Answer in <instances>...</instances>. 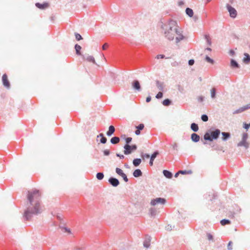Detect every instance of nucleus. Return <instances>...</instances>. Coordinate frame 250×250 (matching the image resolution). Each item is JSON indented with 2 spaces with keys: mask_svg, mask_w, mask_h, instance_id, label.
I'll return each mask as SVG.
<instances>
[{
  "mask_svg": "<svg viewBox=\"0 0 250 250\" xmlns=\"http://www.w3.org/2000/svg\"><path fill=\"white\" fill-rule=\"evenodd\" d=\"M41 212V194L39 190L35 189L32 191H28L26 208L23 215L24 219L29 221L33 215Z\"/></svg>",
  "mask_w": 250,
  "mask_h": 250,
  "instance_id": "f257e3e1",
  "label": "nucleus"
},
{
  "mask_svg": "<svg viewBox=\"0 0 250 250\" xmlns=\"http://www.w3.org/2000/svg\"><path fill=\"white\" fill-rule=\"evenodd\" d=\"M161 28L163 29L165 37L169 41H172L176 34L175 42L176 43H178L184 39L185 37L182 34V31L178 26L176 21L169 20L164 23L162 21H161Z\"/></svg>",
  "mask_w": 250,
  "mask_h": 250,
  "instance_id": "f03ea898",
  "label": "nucleus"
},
{
  "mask_svg": "<svg viewBox=\"0 0 250 250\" xmlns=\"http://www.w3.org/2000/svg\"><path fill=\"white\" fill-rule=\"evenodd\" d=\"M125 150L124 151L125 155H128L131 153L132 151L136 150L137 148L136 145H132L130 146L129 145H125L124 146Z\"/></svg>",
  "mask_w": 250,
  "mask_h": 250,
  "instance_id": "7ed1b4c3",
  "label": "nucleus"
},
{
  "mask_svg": "<svg viewBox=\"0 0 250 250\" xmlns=\"http://www.w3.org/2000/svg\"><path fill=\"white\" fill-rule=\"evenodd\" d=\"M226 8L229 13V16L232 19H235L237 15L236 10L228 3L226 5Z\"/></svg>",
  "mask_w": 250,
  "mask_h": 250,
  "instance_id": "20e7f679",
  "label": "nucleus"
},
{
  "mask_svg": "<svg viewBox=\"0 0 250 250\" xmlns=\"http://www.w3.org/2000/svg\"><path fill=\"white\" fill-rule=\"evenodd\" d=\"M166 200L164 198H156V199H154L151 200L150 204L152 206H155L158 204H161L162 205H164L166 203Z\"/></svg>",
  "mask_w": 250,
  "mask_h": 250,
  "instance_id": "39448f33",
  "label": "nucleus"
},
{
  "mask_svg": "<svg viewBox=\"0 0 250 250\" xmlns=\"http://www.w3.org/2000/svg\"><path fill=\"white\" fill-rule=\"evenodd\" d=\"M210 137L212 140H216L218 138L219 135L221 133V131L219 129H214V130L210 132Z\"/></svg>",
  "mask_w": 250,
  "mask_h": 250,
  "instance_id": "423d86ee",
  "label": "nucleus"
},
{
  "mask_svg": "<svg viewBox=\"0 0 250 250\" xmlns=\"http://www.w3.org/2000/svg\"><path fill=\"white\" fill-rule=\"evenodd\" d=\"M2 82L3 86L7 89H9L10 87V83L8 80L7 75L4 74L2 77Z\"/></svg>",
  "mask_w": 250,
  "mask_h": 250,
  "instance_id": "0eeeda50",
  "label": "nucleus"
},
{
  "mask_svg": "<svg viewBox=\"0 0 250 250\" xmlns=\"http://www.w3.org/2000/svg\"><path fill=\"white\" fill-rule=\"evenodd\" d=\"M250 108V104H249L245 106H243L241 107H240L239 108L234 110L233 112V114H239L241 112H243V111H245L246 110L249 109Z\"/></svg>",
  "mask_w": 250,
  "mask_h": 250,
  "instance_id": "6e6552de",
  "label": "nucleus"
},
{
  "mask_svg": "<svg viewBox=\"0 0 250 250\" xmlns=\"http://www.w3.org/2000/svg\"><path fill=\"white\" fill-rule=\"evenodd\" d=\"M108 182L110 185H111L113 187H117L120 184L118 179L114 177L109 178L108 179Z\"/></svg>",
  "mask_w": 250,
  "mask_h": 250,
  "instance_id": "1a4fd4ad",
  "label": "nucleus"
},
{
  "mask_svg": "<svg viewBox=\"0 0 250 250\" xmlns=\"http://www.w3.org/2000/svg\"><path fill=\"white\" fill-rule=\"evenodd\" d=\"M132 87L137 91L141 90V87L139 82L138 80H134L132 83Z\"/></svg>",
  "mask_w": 250,
  "mask_h": 250,
  "instance_id": "9d476101",
  "label": "nucleus"
},
{
  "mask_svg": "<svg viewBox=\"0 0 250 250\" xmlns=\"http://www.w3.org/2000/svg\"><path fill=\"white\" fill-rule=\"evenodd\" d=\"M159 154V152L158 151L156 150L155 151H154L152 154L150 156V161H149V165L152 166H153V161L154 160V159L156 158V157L158 156V155Z\"/></svg>",
  "mask_w": 250,
  "mask_h": 250,
  "instance_id": "9b49d317",
  "label": "nucleus"
},
{
  "mask_svg": "<svg viewBox=\"0 0 250 250\" xmlns=\"http://www.w3.org/2000/svg\"><path fill=\"white\" fill-rule=\"evenodd\" d=\"M35 5L37 8L40 9H45V8L48 7L49 4L47 2H44L43 3L37 2L36 3Z\"/></svg>",
  "mask_w": 250,
  "mask_h": 250,
  "instance_id": "f8f14e48",
  "label": "nucleus"
},
{
  "mask_svg": "<svg viewBox=\"0 0 250 250\" xmlns=\"http://www.w3.org/2000/svg\"><path fill=\"white\" fill-rule=\"evenodd\" d=\"M191 139L193 142L197 143L200 140V136L197 134L193 133L191 135Z\"/></svg>",
  "mask_w": 250,
  "mask_h": 250,
  "instance_id": "ddd939ff",
  "label": "nucleus"
},
{
  "mask_svg": "<svg viewBox=\"0 0 250 250\" xmlns=\"http://www.w3.org/2000/svg\"><path fill=\"white\" fill-rule=\"evenodd\" d=\"M230 66L233 68H239L240 65L238 63L233 59L230 60Z\"/></svg>",
  "mask_w": 250,
  "mask_h": 250,
  "instance_id": "4468645a",
  "label": "nucleus"
},
{
  "mask_svg": "<svg viewBox=\"0 0 250 250\" xmlns=\"http://www.w3.org/2000/svg\"><path fill=\"white\" fill-rule=\"evenodd\" d=\"M221 134L223 136L222 139L224 141H226L230 138V134L229 132H223Z\"/></svg>",
  "mask_w": 250,
  "mask_h": 250,
  "instance_id": "2eb2a0df",
  "label": "nucleus"
},
{
  "mask_svg": "<svg viewBox=\"0 0 250 250\" xmlns=\"http://www.w3.org/2000/svg\"><path fill=\"white\" fill-rule=\"evenodd\" d=\"M142 175L143 173L140 169H136L133 172V176L136 178L142 176Z\"/></svg>",
  "mask_w": 250,
  "mask_h": 250,
  "instance_id": "dca6fc26",
  "label": "nucleus"
},
{
  "mask_svg": "<svg viewBox=\"0 0 250 250\" xmlns=\"http://www.w3.org/2000/svg\"><path fill=\"white\" fill-rule=\"evenodd\" d=\"M115 127L113 125H110L108 128V130L106 132V135L108 136H111L115 132Z\"/></svg>",
  "mask_w": 250,
  "mask_h": 250,
  "instance_id": "f3484780",
  "label": "nucleus"
},
{
  "mask_svg": "<svg viewBox=\"0 0 250 250\" xmlns=\"http://www.w3.org/2000/svg\"><path fill=\"white\" fill-rule=\"evenodd\" d=\"M244 57L243 59V61L245 63H248L250 62V56L249 54L247 53H245L244 54Z\"/></svg>",
  "mask_w": 250,
  "mask_h": 250,
  "instance_id": "a211bd4d",
  "label": "nucleus"
},
{
  "mask_svg": "<svg viewBox=\"0 0 250 250\" xmlns=\"http://www.w3.org/2000/svg\"><path fill=\"white\" fill-rule=\"evenodd\" d=\"M164 175L167 178L170 179L172 177V174L167 170H164L163 171Z\"/></svg>",
  "mask_w": 250,
  "mask_h": 250,
  "instance_id": "6ab92c4d",
  "label": "nucleus"
},
{
  "mask_svg": "<svg viewBox=\"0 0 250 250\" xmlns=\"http://www.w3.org/2000/svg\"><path fill=\"white\" fill-rule=\"evenodd\" d=\"M238 146H244L245 148H247L249 147V144L246 142V141L242 140L240 141L238 144Z\"/></svg>",
  "mask_w": 250,
  "mask_h": 250,
  "instance_id": "aec40b11",
  "label": "nucleus"
},
{
  "mask_svg": "<svg viewBox=\"0 0 250 250\" xmlns=\"http://www.w3.org/2000/svg\"><path fill=\"white\" fill-rule=\"evenodd\" d=\"M141 162L142 160L140 158H136L133 160L132 163L134 167H137L140 165Z\"/></svg>",
  "mask_w": 250,
  "mask_h": 250,
  "instance_id": "412c9836",
  "label": "nucleus"
},
{
  "mask_svg": "<svg viewBox=\"0 0 250 250\" xmlns=\"http://www.w3.org/2000/svg\"><path fill=\"white\" fill-rule=\"evenodd\" d=\"M190 128L194 132H197L199 130L198 125L194 123H193L191 124Z\"/></svg>",
  "mask_w": 250,
  "mask_h": 250,
  "instance_id": "4be33fe9",
  "label": "nucleus"
},
{
  "mask_svg": "<svg viewBox=\"0 0 250 250\" xmlns=\"http://www.w3.org/2000/svg\"><path fill=\"white\" fill-rule=\"evenodd\" d=\"M120 138L118 137H113L110 140V142L113 145L118 144L120 142Z\"/></svg>",
  "mask_w": 250,
  "mask_h": 250,
  "instance_id": "5701e85b",
  "label": "nucleus"
},
{
  "mask_svg": "<svg viewBox=\"0 0 250 250\" xmlns=\"http://www.w3.org/2000/svg\"><path fill=\"white\" fill-rule=\"evenodd\" d=\"M156 86L158 87V89L160 91L164 90V84L163 83L159 82V81H157L156 82Z\"/></svg>",
  "mask_w": 250,
  "mask_h": 250,
  "instance_id": "b1692460",
  "label": "nucleus"
},
{
  "mask_svg": "<svg viewBox=\"0 0 250 250\" xmlns=\"http://www.w3.org/2000/svg\"><path fill=\"white\" fill-rule=\"evenodd\" d=\"M150 237H149L148 238L146 239L143 243L144 247L146 248H149L150 246Z\"/></svg>",
  "mask_w": 250,
  "mask_h": 250,
  "instance_id": "393cba45",
  "label": "nucleus"
},
{
  "mask_svg": "<svg viewBox=\"0 0 250 250\" xmlns=\"http://www.w3.org/2000/svg\"><path fill=\"white\" fill-rule=\"evenodd\" d=\"M186 13L187 15L189 17H192L193 16V11L192 9L190 8H187L186 9Z\"/></svg>",
  "mask_w": 250,
  "mask_h": 250,
  "instance_id": "a878e982",
  "label": "nucleus"
},
{
  "mask_svg": "<svg viewBox=\"0 0 250 250\" xmlns=\"http://www.w3.org/2000/svg\"><path fill=\"white\" fill-rule=\"evenodd\" d=\"M75 49L76 50V54L78 55H81V53L80 51H81V49H82L81 46L80 45L76 44L75 45Z\"/></svg>",
  "mask_w": 250,
  "mask_h": 250,
  "instance_id": "bb28decb",
  "label": "nucleus"
},
{
  "mask_svg": "<svg viewBox=\"0 0 250 250\" xmlns=\"http://www.w3.org/2000/svg\"><path fill=\"white\" fill-rule=\"evenodd\" d=\"M204 139L206 141H212L210 137V133L206 132L204 136Z\"/></svg>",
  "mask_w": 250,
  "mask_h": 250,
  "instance_id": "cd10ccee",
  "label": "nucleus"
},
{
  "mask_svg": "<svg viewBox=\"0 0 250 250\" xmlns=\"http://www.w3.org/2000/svg\"><path fill=\"white\" fill-rule=\"evenodd\" d=\"M60 228L61 229H62V231L63 232H67L68 233V234H71V230L70 229L67 228V227H60Z\"/></svg>",
  "mask_w": 250,
  "mask_h": 250,
  "instance_id": "c85d7f7f",
  "label": "nucleus"
},
{
  "mask_svg": "<svg viewBox=\"0 0 250 250\" xmlns=\"http://www.w3.org/2000/svg\"><path fill=\"white\" fill-rule=\"evenodd\" d=\"M171 103V101L168 99H165L162 102L163 104L165 106H168Z\"/></svg>",
  "mask_w": 250,
  "mask_h": 250,
  "instance_id": "c756f323",
  "label": "nucleus"
},
{
  "mask_svg": "<svg viewBox=\"0 0 250 250\" xmlns=\"http://www.w3.org/2000/svg\"><path fill=\"white\" fill-rule=\"evenodd\" d=\"M220 223L222 226L230 224V221L229 219H224L220 221Z\"/></svg>",
  "mask_w": 250,
  "mask_h": 250,
  "instance_id": "7c9ffc66",
  "label": "nucleus"
},
{
  "mask_svg": "<svg viewBox=\"0 0 250 250\" xmlns=\"http://www.w3.org/2000/svg\"><path fill=\"white\" fill-rule=\"evenodd\" d=\"M104 177V174L103 172H98L96 174V178L99 180L103 179Z\"/></svg>",
  "mask_w": 250,
  "mask_h": 250,
  "instance_id": "2f4dec72",
  "label": "nucleus"
},
{
  "mask_svg": "<svg viewBox=\"0 0 250 250\" xmlns=\"http://www.w3.org/2000/svg\"><path fill=\"white\" fill-rule=\"evenodd\" d=\"M86 61L96 63L94 57L92 56H88L85 59Z\"/></svg>",
  "mask_w": 250,
  "mask_h": 250,
  "instance_id": "473e14b6",
  "label": "nucleus"
},
{
  "mask_svg": "<svg viewBox=\"0 0 250 250\" xmlns=\"http://www.w3.org/2000/svg\"><path fill=\"white\" fill-rule=\"evenodd\" d=\"M205 39L206 40V42H207V44L208 45H209V46L211 45V39L209 38V35H205Z\"/></svg>",
  "mask_w": 250,
  "mask_h": 250,
  "instance_id": "72a5a7b5",
  "label": "nucleus"
},
{
  "mask_svg": "<svg viewBox=\"0 0 250 250\" xmlns=\"http://www.w3.org/2000/svg\"><path fill=\"white\" fill-rule=\"evenodd\" d=\"M211 93V97L212 99H214L216 96V89L215 88H213L210 90Z\"/></svg>",
  "mask_w": 250,
  "mask_h": 250,
  "instance_id": "f704fd0d",
  "label": "nucleus"
},
{
  "mask_svg": "<svg viewBox=\"0 0 250 250\" xmlns=\"http://www.w3.org/2000/svg\"><path fill=\"white\" fill-rule=\"evenodd\" d=\"M141 157L143 159H148L150 157V155L147 153H144L143 152H142L141 153Z\"/></svg>",
  "mask_w": 250,
  "mask_h": 250,
  "instance_id": "c9c22d12",
  "label": "nucleus"
},
{
  "mask_svg": "<svg viewBox=\"0 0 250 250\" xmlns=\"http://www.w3.org/2000/svg\"><path fill=\"white\" fill-rule=\"evenodd\" d=\"M150 214L151 216H155L156 214V210L154 208H151L150 209Z\"/></svg>",
  "mask_w": 250,
  "mask_h": 250,
  "instance_id": "e433bc0d",
  "label": "nucleus"
},
{
  "mask_svg": "<svg viewBox=\"0 0 250 250\" xmlns=\"http://www.w3.org/2000/svg\"><path fill=\"white\" fill-rule=\"evenodd\" d=\"M201 120L203 122H207L208 120V118L207 115L203 114L201 116Z\"/></svg>",
  "mask_w": 250,
  "mask_h": 250,
  "instance_id": "4c0bfd02",
  "label": "nucleus"
},
{
  "mask_svg": "<svg viewBox=\"0 0 250 250\" xmlns=\"http://www.w3.org/2000/svg\"><path fill=\"white\" fill-rule=\"evenodd\" d=\"M116 172L120 176H121L124 173L123 171L118 167L116 168Z\"/></svg>",
  "mask_w": 250,
  "mask_h": 250,
  "instance_id": "58836bf2",
  "label": "nucleus"
},
{
  "mask_svg": "<svg viewBox=\"0 0 250 250\" xmlns=\"http://www.w3.org/2000/svg\"><path fill=\"white\" fill-rule=\"evenodd\" d=\"M205 60L209 63H213L214 61L213 59H211L210 57H209L208 56H206L205 57Z\"/></svg>",
  "mask_w": 250,
  "mask_h": 250,
  "instance_id": "ea45409f",
  "label": "nucleus"
},
{
  "mask_svg": "<svg viewBox=\"0 0 250 250\" xmlns=\"http://www.w3.org/2000/svg\"><path fill=\"white\" fill-rule=\"evenodd\" d=\"M75 36L76 39L77 41H80V40L82 39V36L80 34H79V33H75Z\"/></svg>",
  "mask_w": 250,
  "mask_h": 250,
  "instance_id": "a19ab883",
  "label": "nucleus"
},
{
  "mask_svg": "<svg viewBox=\"0 0 250 250\" xmlns=\"http://www.w3.org/2000/svg\"><path fill=\"white\" fill-rule=\"evenodd\" d=\"M144 128V125L143 124H140L138 126H136V128L140 130H143Z\"/></svg>",
  "mask_w": 250,
  "mask_h": 250,
  "instance_id": "79ce46f5",
  "label": "nucleus"
},
{
  "mask_svg": "<svg viewBox=\"0 0 250 250\" xmlns=\"http://www.w3.org/2000/svg\"><path fill=\"white\" fill-rule=\"evenodd\" d=\"M163 96V93L161 92V91H160L158 93V94L156 95V98L157 99H161V98H162Z\"/></svg>",
  "mask_w": 250,
  "mask_h": 250,
  "instance_id": "37998d69",
  "label": "nucleus"
},
{
  "mask_svg": "<svg viewBox=\"0 0 250 250\" xmlns=\"http://www.w3.org/2000/svg\"><path fill=\"white\" fill-rule=\"evenodd\" d=\"M125 142H126V144L125 145H129V144L130 143V142L132 141V138H131V137L125 138Z\"/></svg>",
  "mask_w": 250,
  "mask_h": 250,
  "instance_id": "c03bdc74",
  "label": "nucleus"
},
{
  "mask_svg": "<svg viewBox=\"0 0 250 250\" xmlns=\"http://www.w3.org/2000/svg\"><path fill=\"white\" fill-rule=\"evenodd\" d=\"M121 176L123 178L125 182H128V179L127 177V176L126 175V174L125 173H124Z\"/></svg>",
  "mask_w": 250,
  "mask_h": 250,
  "instance_id": "a18cd8bd",
  "label": "nucleus"
},
{
  "mask_svg": "<svg viewBox=\"0 0 250 250\" xmlns=\"http://www.w3.org/2000/svg\"><path fill=\"white\" fill-rule=\"evenodd\" d=\"M106 141H107V139L105 137H104L101 138V140H100L101 143L104 144L106 143Z\"/></svg>",
  "mask_w": 250,
  "mask_h": 250,
  "instance_id": "49530a36",
  "label": "nucleus"
},
{
  "mask_svg": "<svg viewBox=\"0 0 250 250\" xmlns=\"http://www.w3.org/2000/svg\"><path fill=\"white\" fill-rule=\"evenodd\" d=\"M172 147L173 149L175 150H178V145L176 143H174L172 145Z\"/></svg>",
  "mask_w": 250,
  "mask_h": 250,
  "instance_id": "de8ad7c7",
  "label": "nucleus"
},
{
  "mask_svg": "<svg viewBox=\"0 0 250 250\" xmlns=\"http://www.w3.org/2000/svg\"><path fill=\"white\" fill-rule=\"evenodd\" d=\"M243 125H243L244 128L247 130H248L249 128V127H250V123L247 124L246 123H244Z\"/></svg>",
  "mask_w": 250,
  "mask_h": 250,
  "instance_id": "09e8293b",
  "label": "nucleus"
},
{
  "mask_svg": "<svg viewBox=\"0 0 250 250\" xmlns=\"http://www.w3.org/2000/svg\"><path fill=\"white\" fill-rule=\"evenodd\" d=\"M198 101L200 103L203 102L204 101V97L202 96H199L197 98Z\"/></svg>",
  "mask_w": 250,
  "mask_h": 250,
  "instance_id": "8fccbe9b",
  "label": "nucleus"
},
{
  "mask_svg": "<svg viewBox=\"0 0 250 250\" xmlns=\"http://www.w3.org/2000/svg\"><path fill=\"white\" fill-rule=\"evenodd\" d=\"M248 138V135L247 133H244L243 134L242 140L246 141Z\"/></svg>",
  "mask_w": 250,
  "mask_h": 250,
  "instance_id": "3c124183",
  "label": "nucleus"
},
{
  "mask_svg": "<svg viewBox=\"0 0 250 250\" xmlns=\"http://www.w3.org/2000/svg\"><path fill=\"white\" fill-rule=\"evenodd\" d=\"M179 173H181V174H186V173H191V171L190 170L189 171H186V170H180L179 171Z\"/></svg>",
  "mask_w": 250,
  "mask_h": 250,
  "instance_id": "603ef678",
  "label": "nucleus"
},
{
  "mask_svg": "<svg viewBox=\"0 0 250 250\" xmlns=\"http://www.w3.org/2000/svg\"><path fill=\"white\" fill-rule=\"evenodd\" d=\"M103 152L105 156H108L110 154V151L108 149L104 150Z\"/></svg>",
  "mask_w": 250,
  "mask_h": 250,
  "instance_id": "864d4df0",
  "label": "nucleus"
},
{
  "mask_svg": "<svg viewBox=\"0 0 250 250\" xmlns=\"http://www.w3.org/2000/svg\"><path fill=\"white\" fill-rule=\"evenodd\" d=\"M188 63L189 65H192L194 63V60L193 59H190L188 61Z\"/></svg>",
  "mask_w": 250,
  "mask_h": 250,
  "instance_id": "5fc2aeb1",
  "label": "nucleus"
},
{
  "mask_svg": "<svg viewBox=\"0 0 250 250\" xmlns=\"http://www.w3.org/2000/svg\"><path fill=\"white\" fill-rule=\"evenodd\" d=\"M207 236L209 240H213V236L211 234L208 233Z\"/></svg>",
  "mask_w": 250,
  "mask_h": 250,
  "instance_id": "6e6d98bb",
  "label": "nucleus"
},
{
  "mask_svg": "<svg viewBox=\"0 0 250 250\" xmlns=\"http://www.w3.org/2000/svg\"><path fill=\"white\" fill-rule=\"evenodd\" d=\"M231 244H232V242L231 241H230L228 245V249L229 250H232V248Z\"/></svg>",
  "mask_w": 250,
  "mask_h": 250,
  "instance_id": "4d7b16f0",
  "label": "nucleus"
},
{
  "mask_svg": "<svg viewBox=\"0 0 250 250\" xmlns=\"http://www.w3.org/2000/svg\"><path fill=\"white\" fill-rule=\"evenodd\" d=\"M179 64V62H177L176 61L171 63V65L172 66H174V67L178 66Z\"/></svg>",
  "mask_w": 250,
  "mask_h": 250,
  "instance_id": "13d9d810",
  "label": "nucleus"
},
{
  "mask_svg": "<svg viewBox=\"0 0 250 250\" xmlns=\"http://www.w3.org/2000/svg\"><path fill=\"white\" fill-rule=\"evenodd\" d=\"M165 55H162V54H160V55H158L156 57V58L159 59H163L165 58Z\"/></svg>",
  "mask_w": 250,
  "mask_h": 250,
  "instance_id": "bf43d9fd",
  "label": "nucleus"
},
{
  "mask_svg": "<svg viewBox=\"0 0 250 250\" xmlns=\"http://www.w3.org/2000/svg\"><path fill=\"white\" fill-rule=\"evenodd\" d=\"M108 46V44L107 43H104V44L103 45V46H102V49H103V50H105V49L107 48V47Z\"/></svg>",
  "mask_w": 250,
  "mask_h": 250,
  "instance_id": "052dcab7",
  "label": "nucleus"
},
{
  "mask_svg": "<svg viewBox=\"0 0 250 250\" xmlns=\"http://www.w3.org/2000/svg\"><path fill=\"white\" fill-rule=\"evenodd\" d=\"M116 156L119 157L121 159H123L125 158V156L123 155L120 154L119 153H117Z\"/></svg>",
  "mask_w": 250,
  "mask_h": 250,
  "instance_id": "680f3d73",
  "label": "nucleus"
},
{
  "mask_svg": "<svg viewBox=\"0 0 250 250\" xmlns=\"http://www.w3.org/2000/svg\"><path fill=\"white\" fill-rule=\"evenodd\" d=\"M229 53L230 56H233L235 54V52L233 50L231 49L229 50Z\"/></svg>",
  "mask_w": 250,
  "mask_h": 250,
  "instance_id": "e2e57ef3",
  "label": "nucleus"
},
{
  "mask_svg": "<svg viewBox=\"0 0 250 250\" xmlns=\"http://www.w3.org/2000/svg\"><path fill=\"white\" fill-rule=\"evenodd\" d=\"M151 98L150 96H149L146 98V102L148 103L151 101Z\"/></svg>",
  "mask_w": 250,
  "mask_h": 250,
  "instance_id": "0e129e2a",
  "label": "nucleus"
},
{
  "mask_svg": "<svg viewBox=\"0 0 250 250\" xmlns=\"http://www.w3.org/2000/svg\"><path fill=\"white\" fill-rule=\"evenodd\" d=\"M140 130H138V129H137L136 130H135V133L136 135H139L140 134Z\"/></svg>",
  "mask_w": 250,
  "mask_h": 250,
  "instance_id": "69168bd1",
  "label": "nucleus"
},
{
  "mask_svg": "<svg viewBox=\"0 0 250 250\" xmlns=\"http://www.w3.org/2000/svg\"><path fill=\"white\" fill-rule=\"evenodd\" d=\"M100 137H101V138H103V137H104V135L103 133H100L99 135H98L97 136V138H99Z\"/></svg>",
  "mask_w": 250,
  "mask_h": 250,
  "instance_id": "338daca9",
  "label": "nucleus"
},
{
  "mask_svg": "<svg viewBox=\"0 0 250 250\" xmlns=\"http://www.w3.org/2000/svg\"><path fill=\"white\" fill-rule=\"evenodd\" d=\"M184 4V2L183 1H180L179 2V6H182Z\"/></svg>",
  "mask_w": 250,
  "mask_h": 250,
  "instance_id": "774afa93",
  "label": "nucleus"
}]
</instances>
